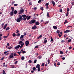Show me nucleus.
Here are the masks:
<instances>
[{"label": "nucleus", "mask_w": 74, "mask_h": 74, "mask_svg": "<svg viewBox=\"0 0 74 74\" xmlns=\"http://www.w3.org/2000/svg\"><path fill=\"white\" fill-rule=\"evenodd\" d=\"M22 18L23 17V18L26 17V14H23L22 15H21Z\"/></svg>", "instance_id": "2eb2a0df"}, {"label": "nucleus", "mask_w": 74, "mask_h": 74, "mask_svg": "<svg viewBox=\"0 0 74 74\" xmlns=\"http://www.w3.org/2000/svg\"><path fill=\"white\" fill-rule=\"evenodd\" d=\"M49 8V7L48 5H46V9H48Z\"/></svg>", "instance_id": "5fc2aeb1"}, {"label": "nucleus", "mask_w": 74, "mask_h": 74, "mask_svg": "<svg viewBox=\"0 0 74 74\" xmlns=\"http://www.w3.org/2000/svg\"><path fill=\"white\" fill-rule=\"evenodd\" d=\"M40 64H38L36 67V68H40Z\"/></svg>", "instance_id": "dca6fc26"}, {"label": "nucleus", "mask_w": 74, "mask_h": 74, "mask_svg": "<svg viewBox=\"0 0 74 74\" xmlns=\"http://www.w3.org/2000/svg\"><path fill=\"white\" fill-rule=\"evenodd\" d=\"M34 10H37V8L36 7H35L34 8Z\"/></svg>", "instance_id": "69168bd1"}, {"label": "nucleus", "mask_w": 74, "mask_h": 74, "mask_svg": "<svg viewBox=\"0 0 74 74\" xmlns=\"http://www.w3.org/2000/svg\"><path fill=\"white\" fill-rule=\"evenodd\" d=\"M71 48H72V47H69V49H71Z\"/></svg>", "instance_id": "0e129e2a"}, {"label": "nucleus", "mask_w": 74, "mask_h": 74, "mask_svg": "<svg viewBox=\"0 0 74 74\" xmlns=\"http://www.w3.org/2000/svg\"><path fill=\"white\" fill-rule=\"evenodd\" d=\"M53 41V39L52 38V37H51V41L52 42Z\"/></svg>", "instance_id": "bb28decb"}, {"label": "nucleus", "mask_w": 74, "mask_h": 74, "mask_svg": "<svg viewBox=\"0 0 74 74\" xmlns=\"http://www.w3.org/2000/svg\"><path fill=\"white\" fill-rule=\"evenodd\" d=\"M69 32H70V31L69 30H67L64 31V33H69Z\"/></svg>", "instance_id": "9d476101"}, {"label": "nucleus", "mask_w": 74, "mask_h": 74, "mask_svg": "<svg viewBox=\"0 0 74 74\" xmlns=\"http://www.w3.org/2000/svg\"><path fill=\"white\" fill-rule=\"evenodd\" d=\"M47 62H48V64H49V63H50V61L49 60H47Z\"/></svg>", "instance_id": "4c0bfd02"}, {"label": "nucleus", "mask_w": 74, "mask_h": 74, "mask_svg": "<svg viewBox=\"0 0 74 74\" xmlns=\"http://www.w3.org/2000/svg\"><path fill=\"white\" fill-rule=\"evenodd\" d=\"M49 5V3H47L45 5Z\"/></svg>", "instance_id": "6e6d98bb"}, {"label": "nucleus", "mask_w": 74, "mask_h": 74, "mask_svg": "<svg viewBox=\"0 0 74 74\" xmlns=\"http://www.w3.org/2000/svg\"><path fill=\"white\" fill-rule=\"evenodd\" d=\"M67 11L68 12V11H69V8H67Z\"/></svg>", "instance_id": "37998d69"}, {"label": "nucleus", "mask_w": 74, "mask_h": 74, "mask_svg": "<svg viewBox=\"0 0 74 74\" xmlns=\"http://www.w3.org/2000/svg\"><path fill=\"white\" fill-rule=\"evenodd\" d=\"M40 68H38V71H40Z\"/></svg>", "instance_id": "49530a36"}, {"label": "nucleus", "mask_w": 74, "mask_h": 74, "mask_svg": "<svg viewBox=\"0 0 74 74\" xmlns=\"http://www.w3.org/2000/svg\"><path fill=\"white\" fill-rule=\"evenodd\" d=\"M10 16H13V15H14L13 11H12L10 12Z\"/></svg>", "instance_id": "1a4fd4ad"}, {"label": "nucleus", "mask_w": 74, "mask_h": 74, "mask_svg": "<svg viewBox=\"0 0 74 74\" xmlns=\"http://www.w3.org/2000/svg\"><path fill=\"white\" fill-rule=\"evenodd\" d=\"M30 18H31V16H29L27 18V20H29V19H30Z\"/></svg>", "instance_id": "a878e982"}, {"label": "nucleus", "mask_w": 74, "mask_h": 74, "mask_svg": "<svg viewBox=\"0 0 74 74\" xmlns=\"http://www.w3.org/2000/svg\"><path fill=\"white\" fill-rule=\"evenodd\" d=\"M19 44H21V46L20 45H18L17 46H16L15 47V49H17V48H19L20 47V49H21V48H22V47H23V45H24V43L22 41H20L19 43Z\"/></svg>", "instance_id": "f257e3e1"}, {"label": "nucleus", "mask_w": 74, "mask_h": 74, "mask_svg": "<svg viewBox=\"0 0 74 74\" xmlns=\"http://www.w3.org/2000/svg\"><path fill=\"white\" fill-rule=\"evenodd\" d=\"M9 34L7 36H3V38H7L8 37V36H9Z\"/></svg>", "instance_id": "a211bd4d"}, {"label": "nucleus", "mask_w": 74, "mask_h": 74, "mask_svg": "<svg viewBox=\"0 0 74 74\" xmlns=\"http://www.w3.org/2000/svg\"><path fill=\"white\" fill-rule=\"evenodd\" d=\"M21 60H24L25 59V57H24V56H22L21 58Z\"/></svg>", "instance_id": "393cba45"}, {"label": "nucleus", "mask_w": 74, "mask_h": 74, "mask_svg": "<svg viewBox=\"0 0 74 74\" xmlns=\"http://www.w3.org/2000/svg\"><path fill=\"white\" fill-rule=\"evenodd\" d=\"M24 38V35H21L20 37V39H22V38Z\"/></svg>", "instance_id": "f3484780"}, {"label": "nucleus", "mask_w": 74, "mask_h": 74, "mask_svg": "<svg viewBox=\"0 0 74 74\" xmlns=\"http://www.w3.org/2000/svg\"><path fill=\"white\" fill-rule=\"evenodd\" d=\"M10 29V27H7L6 29H5L6 31H7V30H9Z\"/></svg>", "instance_id": "412c9836"}, {"label": "nucleus", "mask_w": 74, "mask_h": 74, "mask_svg": "<svg viewBox=\"0 0 74 74\" xmlns=\"http://www.w3.org/2000/svg\"><path fill=\"white\" fill-rule=\"evenodd\" d=\"M41 66L42 67H44V63H43L42 64Z\"/></svg>", "instance_id": "a19ab883"}, {"label": "nucleus", "mask_w": 74, "mask_h": 74, "mask_svg": "<svg viewBox=\"0 0 74 74\" xmlns=\"http://www.w3.org/2000/svg\"><path fill=\"white\" fill-rule=\"evenodd\" d=\"M7 24H5L4 26V27L3 28V29H5V28H6V27L7 26Z\"/></svg>", "instance_id": "9b49d317"}, {"label": "nucleus", "mask_w": 74, "mask_h": 74, "mask_svg": "<svg viewBox=\"0 0 74 74\" xmlns=\"http://www.w3.org/2000/svg\"><path fill=\"white\" fill-rule=\"evenodd\" d=\"M60 12H62V9H60Z\"/></svg>", "instance_id": "c03bdc74"}, {"label": "nucleus", "mask_w": 74, "mask_h": 74, "mask_svg": "<svg viewBox=\"0 0 74 74\" xmlns=\"http://www.w3.org/2000/svg\"><path fill=\"white\" fill-rule=\"evenodd\" d=\"M71 40L69 39L68 40V42H71Z\"/></svg>", "instance_id": "ea45409f"}, {"label": "nucleus", "mask_w": 74, "mask_h": 74, "mask_svg": "<svg viewBox=\"0 0 74 74\" xmlns=\"http://www.w3.org/2000/svg\"><path fill=\"white\" fill-rule=\"evenodd\" d=\"M38 58L39 59H41V58H42V57H41V56H38Z\"/></svg>", "instance_id": "f704fd0d"}, {"label": "nucleus", "mask_w": 74, "mask_h": 74, "mask_svg": "<svg viewBox=\"0 0 74 74\" xmlns=\"http://www.w3.org/2000/svg\"><path fill=\"white\" fill-rule=\"evenodd\" d=\"M36 67H34L32 69V70L34 71H35V70H36Z\"/></svg>", "instance_id": "cd10ccee"}, {"label": "nucleus", "mask_w": 74, "mask_h": 74, "mask_svg": "<svg viewBox=\"0 0 74 74\" xmlns=\"http://www.w3.org/2000/svg\"><path fill=\"white\" fill-rule=\"evenodd\" d=\"M29 44V41H26L25 42V44L26 46H28Z\"/></svg>", "instance_id": "423d86ee"}, {"label": "nucleus", "mask_w": 74, "mask_h": 74, "mask_svg": "<svg viewBox=\"0 0 74 74\" xmlns=\"http://www.w3.org/2000/svg\"><path fill=\"white\" fill-rule=\"evenodd\" d=\"M51 3H52V4H53V6H54L55 5V2H54V1H51Z\"/></svg>", "instance_id": "f8f14e48"}, {"label": "nucleus", "mask_w": 74, "mask_h": 74, "mask_svg": "<svg viewBox=\"0 0 74 74\" xmlns=\"http://www.w3.org/2000/svg\"><path fill=\"white\" fill-rule=\"evenodd\" d=\"M40 9L42 10V11H43L44 10V7H42L40 8Z\"/></svg>", "instance_id": "5701e85b"}, {"label": "nucleus", "mask_w": 74, "mask_h": 74, "mask_svg": "<svg viewBox=\"0 0 74 74\" xmlns=\"http://www.w3.org/2000/svg\"><path fill=\"white\" fill-rule=\"evenodd\" d=\"M22 53H26V51H22Z\"/></svg>", "instance_id": "774afa93"}, {"label": "nucleus", "mask_w": 74, "mask_h": 74, "mask_svg": "<svg viewBox=\"0 0 74 74\" xmlns=\"http://www.w3.org/2000/svg\"><path fill=\"white\" fill-rule=\"evenodd\" d=\"M13 56H17V55L16 54V53H14L13 54Z\"/></svg>", "instance_id": "de8ad7c7"}, {"label": "nucleus", "mask_w": 74, "mask_h": 74, "mask_svg": "<svg viewBox=\"0 0 74 74\" xmlns=\"http://www.w3.org/2000/svg\"><path fill=\"white\" fill-rule=\"evenodd\" d=\"M11 9H12V11H14V7H11Z\"/></svg>", "instance_id": "4be33fe9"}, {"label": "nucleus", "mask_w": 74, "mask_h": 74, "mask_svg": "<svg viewBox=\"0 0 74 74\" xmlns=\"http://www.w3.org/2000/svg\"><path fill=\"white\" fill-rule=\"evenodd\" d=\"M16 33H19V30H18V29H17L16 30Z\"/></svg>", "instance_id": "3c124183"}, {"label": "nucleus", "mask_w": 74, "mask_h": 74, "mask_svg": "<svg viewBox=\"0 0 74 74\" xmlns=\"http://www.w3.org/2000/svg\"><path fill=\"white\" fill-rule=\"evenodd\" d=\"M25 11V10L24 9L21 10L20 11V12L18 13L19 15H21L22 14H23V12Z\"/></svg>", "instance_id": "20e7f679"}, {"label": "nucleus", "mask_w": 74, "mask_h": 74, "mask_svg": "<svg viewBox=\"0 0 74 74\" xmlns=\"http://www.w3.org/2000/svg\"><path fill=\"white\" fill-rule=\"evenodd\" d=\"M4 25V23H2V24H1V26H2V27H3Z\"/></svg>", "instance_id": "bf43d9fd"}, {"label": "nucleus", "mask_w": 74, "mask_h": 74, "mask_svg": "<svg viewBox=\"0 0 74 74\" xmlns=\"http://www.w3.org/2000/svg\"><path fill=\"white\" fill-rule=\"evenodd\" d=\"M11 66L12 68H14L15 67V66L14 65H11Z\"/></svg>", "instance_id": "c756f323"}, {"label": "nucleus", "mask_w": 74, "mask_h": 74, "mask_svg": "<svg viewBox=\"0 0 74 74\" xmlns=\"http://www.w3.org/2000/svg\"><path fill=\"white\" fill-rule=\"evenodd\" d=\"M60 54H63V52H62V51H60Z\"/></svg>", "instance_id": "7c9ffc66"}, {"label": "nucleus", "mask_w": 74, "mask_h": 74, "mask_svg": "<svg viewBox=\"0 0 74 74\" xmlns=\"http://www.w3.org/2000/svg\"><path fill=\"white\" fill-rule=\"evenodd\" d=\"M68 15H69V13H68V12H67L66 14V16H68Z\"/></svg>", "instance_id": "72a5a7b5"}, {"label": "nucleus", "mask_w": 74, "mask_h": 74, "mask_svg": "<svg viewBox=\"0 0 74 74\" xmlns=\"http://www.w3.org/2000/svg\"><path fill=\"white\" fill-rule=\"evenodd\" d=\"M24 36H26V32H24Z\"/></svg>", "instance_id": "052dcab7"}, {"label": "nucleus", "mask_w": 74, "mask_h": 74, "mask_svg": "<svg viewBox=\"0 0 74 74\" xmlns=\"http://www.w3.org/2000/svg\"><path fill=\"white\" fill-rule=\"evenodd\" d=\"M13 12H14V14H16L17 13V11L16 10H15Z\"/></svg>", "instance_id": "6ab92c4d"}, {"label": "nucleus", "mask_w": 74, "mask_h": 74, "mask_svg": "<svg viewBox=\"0 0 74 74\" xmlns=\"http://www.w3.org/2000/svg\"><path fill=\"white\" fill-rule=\"evenodd\" d=\"M60 64V62H58V63L57 65H58V66H59Z\"/></svg>", "instance_id": "8fccbe9b"}, {"label": "nucleus", "mask_w": 74, "mask_h": 74, "mask_svg": "<svg viewBox=\"0 0 74 74\" xmlns=\"http://www.w3.org/2000/svg\"><path fill=\"white\" fill-rule=\"evenodd\" d=\"M56 32L57 33H58V34H59V33H60V31L59 30H57Z\"/></svg>", "instance_id": "c85d7f7f"}, {"label": "nucleus", "mask_w": 74, "mask_h": 74, "mask_svg": "<svg viewBox=\"0 0 74 74\" xmlns=\"http://www.w3.org/2000/svg\"><path fill=\"white\" fill-rule=\"evenodd\" d=\"M37 27L36 26H34V27H33L32 28V29H37Z\"/></svg>", "instance_id": "ddd939ff"}, {"label": "nucleus", "mask_w": 74, "mask_h": 74, "mask_svg": "<svg viewBox=\"0 0 74 74\" xmlns=\"http://www.w3.org/2000/svg\"><path fill=\"white\" fill-rule=\"evenodd\" d=\"M3 67H5V63H3Z\"/></svg>", "instance_id": "a18cd8bd"}, {"label": "nucleus", "mask_w": 74, "mask_h": 74, "mask_svg": "<svg viewBox=\"0 0 74 74\" xmlns=\"http://www.w3.org/2000/svg\"><path fill=\"white\" fill-rule=\"evenodd\" d=\"M17 53L19 54V55H21V53H20L19 51L17 52Z\"/></svg>", "instance_id": "603ef678"}, {"label": "nucleus", "mask_w": 74, "mask_h": 74, "mask_svg": "<svg viewBox=\"0 0 74 74\" xmlns=\"http://www.w3.org/2000/svg\"><path fill=\"white\" fill-rule=\"evenodd\" d=\"M28 62H29V63H32V61L31 60H29L28 61Z\"/></svg>", "instance_id": "c9c22d12"}, {"label": "nucleus", "mask_w": 74, "mask_h": 74, "mask_svg": "<svg viewBox=\"0 0 74 74\" xmlns=\"http://www.w3.org/2000/svg\"><path fill=\"white\" fill-rule=\"evenodd\" d=\"M14 58V53H12L11 55H10L9 57H8V59H11V58Z\"/></svg>", "instance_id": "39448f33"}, {"label": "nucleus", "mask_w": 74, "mask_h": 74, "mask_svg": "<svg viewBox=\"0 0 74 74\" xmlns=\"http://www.w3.org/2000/svg\"><path fill=\"white\" fill-rule=\"evenodd\" d=\"M54 66H55V67H56V63L54 62Z\"/></svg>", "instance_id": "13d9d810"}, {"label": "nucleus", "mask_w": 74, "mask_h": 74, "mask_svg": "<svg viewBox=\"0 0 74 74\" xmlns=\"http://www.w3.org/2000/svg\"><path fill=\"white\" fill-rule=\"evenodd\" d=\"M62 60H64L65 59V58H62Z\"/></svg>", "instance_id": "e2e57ef3"}, {"label": "nucleus", "mask_w": 74, "mask_h": 74, "mask_svg": "<svg viewBox=\"0 0 74 74\" xmlns=\"http://www.w3.org/2000/svg\"><path fill=\"white\" fill-rule=\"evenodd\" d=\"M35 48H36V49H37V48H38V46H36L35 47Z\"/></svg>", "instance_id": "4d7b16f0"}, {"label": "nucleus", "mask_w": 74, "mask_h": 74, "mask_svg": "<svg viewBox=\"0 0 74 74\" xmlns=\"http://www.w3.org/2000/svg\"><path fill=\"white\" fill-rule=\"evenodd\" d=\"M12 35L13 36H14V37H15V36H16V34L15 33H13L12 34Z\"/></svg>", "instance_id": "2f4dec72"}, {"label": "nucleus", "mask_w": 74, "mask_h": 74, "mask_svg": "<svg viewBox=\"0 0 74 74\" xmlns=\"http://www.w3.org/2000/svg\"><path fill=\"white\" fill-rule=\"evenodd\" d=\"M42 37V35H40L38 37V39H39V38H41Z\"/></svg>", "instance_id": "aec40b11"}, {"label": "nucleus", "mask_w": 74, "mask_h": 74, "mask_svg": "<svg viewBox=\"0 0 74 74\" xmlns=\"http://www.w3.org/2000/svg\"><path fill=\"white\" fill-rule=\"evenodd\" d=\"M36 22V21L34 19L31 20V21L28 23L29 24H33Z\"/></svg>", "instance_id": "7ed1b4c3"}, {"label": "nucleus", "mask_w": 74, "mask_h": 74, "mask_svg": "<svg viewBox=\"0 0 74 74\" xmlns=\"http://www.w3.org/2000/svg\"><path fill=\"white\" fill-rule=\"evenodd\" d=\"M36 62H37V60H35L34 61V63H36Z\"/></svg>", "instance_id": "e433bc0d"}, {"label": "nucleus", "mask_w": 74, "mask_h": 74, "mask_svg": "<svg viewBox=\"0 0 74 74\" xmlns=\"http://www.w3.org/2000/svg\"><path fill=\"white\" fill-rule=\"evenodd\" d=\"M41 0H39L38 1V3H41Z\"/></svg>", "instance_id": "864d4df0"}, {"label": "nucleus", "mask_w": 74, "mask_h": 74, "mask_svg": "<svg viewBox=\"0 0 74 74\" xmlns=\"http://www.w3.org/2000/svg\"><path fill=\"white\" fill-rule=\"evenodd\" d=\"M47 38H45L44 39L43 43L45 44V43H47Z\"/></svg>", "instance_id": "0eeeda50"}, {"label": "nucleus", "mask_w": 74, "mask_h": 74, "mask_svg": "<svg viewBox=\"0 0 74 74\" xmlns=\"http://www.w3.org/2000/svg\"><path fill=\"white\" fill-rule=\"evenodd\" d=\"M71 4H72L73 5H74V2H72Z\"/></svg>", "instance_id": "338daca9"}, {"label": "nucleus", "mask_w": 74, "mask_h": 74, "mask_svg": "<svg viewBox=\"0 0 74 74\" xmlns=\"http://www.w3.org/2000/svg\"><path fill=\"white\" fill-rule=\"evenodd\" d=\"M53 27L54 29H57V28H58V27L55 26H53Z\"/></svg>", "instance_id": "4468645a"}, {"label": "nucleus", "mask_w": 74, "mask_h": 74, "mask_svg": "<svg viewBox=\"0 0 74 74\" xmlns=\"http://www.w3.org/2000/svg\"><path fill=\"white\" fill-rule=\"evenodd\" d=\"M19 18H17L16 19V21L17 22H20V21H22L23 20V18L21 15H19Z\"/></svg>", "instance_id": "f03ea898"}, {"label": "nucleus", "mask_w": 74, "mask_h": 74, "mask_svg": "<svg viewBox=\"0 0 74 74\" xmlns=\"http://www.w3.org/2000/svg\"><path fill=\"white\" fill-rule=\"evenodd\" d=\"M2 73L3 74H6V73L5 72V71H4V70H3Z\"/></svg>", "instance_id": "b1692460"}, {"label": "nucleus", "mask_w": 74, "mask_h": 74, "mask_svg": "<svg viewBox=\"0 0 74 74\" xmlns=\"http://www.w3.org/2000/svg\"><path fill=\"white\" fill-rule=\"evenodd\" d=\"M60 34H58V36L60 37H62V35H60Z\"/></svg>", "instance_id": "09e8293b"}, {"label": "nucleus", "mask_w": 74, "mask_h": 74, "mask_svg": "<svg viewBox=\"0 0 74 74\" xmlns=\"http://www.w3.org/2000/svg\"><path fill=\"white\" fill-rule=\"evenodd\" d=\"M47 17H49V13L48 12L47 13Z\"/></svg>", "instance_id": "473e14b6"}, {"label": "nucleus", "mask_w": 74, "mask_h": 74, "mask_svg": "<svg viewBox=\"0 0 74 74\" xmlns=\"http://www.w3.org/2000/svg\"><path fill=\"white\" fill-rule=\"evenodd\" d=\"M17 63H18V61H16L14 62V64H16Z\"/></svg>", "instance_id": "680f3d73"}, {"label": "nucleus", "mask_w": 74, "mask_h": 74, "mask_svg": "<svg viewBox=\"0 0 74 74\" xmlns=\"http://www.w3.org/2000/svg\"><path fill=\"white\" fill-rule=\"evenodd\" d=\"M35 25H40V23L38 21H37L35 22Z\"/></svg>", "instance_id": "6e6552de"}, {"label": "nucleus", "mask_w": 74, "mask_h": 74, "mask_svg": "<svg viewBox=\"0 0 74 74\" xmlns=\"http://www.w3.org/2000/svg\"><path fill=\"white\" fill-rule=\"evenodd\" d=\"M26 19H27L26 17H24L23 18V20L24 21H26Z\"/></svg>", "instance_id": "79ce46f5"}, {"label": "nucleus", "mask_w": 74, "mask_h": 74, "mask_svg": "<svg viewBox=\"0 0 74 74\" xmlns=\"http://www.w3.org/2000/svg\"><path fill=\"white\" fill-rule=\"evenodd\" d=\"M29 5H32V2L31 1L29 2Z\"/></svg>", "instance_id": "58836bf2"}]
</instances>
